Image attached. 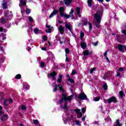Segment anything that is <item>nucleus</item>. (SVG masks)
<instances>
[{
	"mask_svg": "<svg viewBox=\"0 0 126 126\" xmlns=\"http://www.w3.org/2000/svg\"><path fill=\"white\" fill-rule=\"evenodd\" d=\"M65 115L63 114V117L64 124H66V123H67V120H68V115H69V113L66 111L65 112Z\"/></svg>",
	"mask_w": 126,
	"mask_h": 126,
	"instance_id": "11",
	"label": "nucleus"
},
{
	"mask_svg": "<svg viewBox=\"0 0 126 126\" xmlns=\"http://www.w3.org/2000/svg\"><path fill=\"white\" fill-rule=\"evenodd\" d=\"M72 98H73V95H72L67 96L66 94H63L62 99L58 101V104H61L60 106L61 109L67 111V101L70 102L72 100Z\"/></svg>",
	"mask_w": 126,
	"mask_h": 126,
	"instance_id": "1",
	"label": "nucleus"
},
{
	"mask_svg": "<svg viewBox=\"0 0 126 126\" xmlns=\"http://www.w3.org/2000/svg\"><path fill=\"white\" fill-rule=\"evenodd\" d=\"M1 110H2V107H1V106H0V116L3 114V112L1 111Z\"/></svg>",
	"mask_w": 126,
	"mask_h": 126,
	"instance_id": "49",
	"label": "nucleus"
},
{
	"mask_svg": "<svg viewBox=\"0 0 126 126\" xmlns=\"http://www.w3.org/2000/svg\"><path fill=\"white\" fill-rule=\"evenodd\" d=\"M105 121L107 123H111L112 122V119H111V118L110 117H107L106 119H105Z\"/></svg>",
	"mask_w": 126,
	"mask_h": 126,
	"instance_id": "33",
	"label": "nucleus"
},
{
	"mask_svg": "<svg viewBox=\"0 0 126 126\" xmlns=\"http://www.w3.org/2000/svg\"><path fill=\"white\" fill-rule=\"evenodd\" d=\"M4 61H5V57L0 56V68L1 67L2 63H4Z\"/></svg>",
	"mask_w": 126,
	"mask_h": 126,
	"instance_id": "15",
	"label": "nucleus"
},
{
	"mask_svg": "<svg viewBox=\"0 0 126 126\" xmlns=\"http://www.w3.org/2000/svg\"><path fill=\"white\" fill-rule=\"evenodd\" d=\"M78 99H80V100H88L87 98V96L86 94H84L83 92H82L77 96Z\"/></svg>",
	"mask_w": 126,
	"mask_h": 126,
	"instance_id": "6",
	"label": "nucleus"
},
{
	"mask_svg": "<svg viewBox=\"0 0 126 126\" xmlns=\"http://www.w3.org/2000/svg\"><path fill=\"white\" fill-rule=\"evenodd\" d=\"M74 111L77 114V115H78L77 117L78 119L82 118V113H81V112L80 111V109H75Z\"/></svg>",
	"mask_w": 126,
	"mask_h": 126,
	"instance_id": "13",
	"label": "nucleus"
},
{
	"mask_svg": "<svg viewBox=\"0 0 126 126\" xmlns=\"http://www.w3.org/2000/svg\"><path fill=\"white\" fill-rule=\"evenodd\" d=\"M56 75H57V73L55 72H53L50 74H48L47 76L49 79L52 78V80H56L55 77H56Z\"/></svg>",
	"mask_w": 126,
	"mask_h": 126,
	"instance_id": "10",
	"label": "nucleus"
},
{
	"mask_svg": "<svg viewBox=\"0 0 126 126\" xmlns=\"http://www.w3.org/2000/svg\"><path fill=\"white\" fill-rule=\"evenodd\" d=\"M4 40H6V34L4 33L0 34V45L3 43Z\"/></svg>",
	"mask_w": 126,
	"mask_h": 126,
	"instance_id": "9",
	"label": "nucleus"
},
{
	"mask_svg": "<svg viewBox=\"0 0 126 126\" xmlns=\"http://www.w3.org/2000/svg\"><path fill=\"white\" fill-rule=\"evenodd\" d=\"M25 0H20V3L22 4V5H26V1H25Z\"/></svg>",
	"mask_w": 126,
	"mask_h": 126,
	"instance_id": "31",
	"label": "nucleus"
},
{
	"mask_svg": "<svg viewBox=\"0 0 126 126\" xmlns=\"http://www.w3.org/2000/svg\"><path fill=\"white\" fill-rule=\"evenodd\" d=\"M120 37H121V35L120 34H116V39L117 41H119L120 40Z\"/></svg>",
	"mask_w": 126,
	"mask_h": 126,
	"instance_id": "51",
	"label": "nucleus"
},
{
	"mask_svg": "<svg viewBox=\"0 0 126 126\" xmlns=\"http://www.w3.org/2000/svg\"><path fill=\"white\" fill-rule=\"evenodd\" d=\"M88 24V20L87 19H83V25H87Z\"/></svg>",
	"mask_w": 126,
	"mask_h": 126,
	"instance_id": "27",
	"label": "nucleus"
},
{
	"mask_svg": "<svg viewBox=\"0 0 126 126\" xmlns=\"http://www.w3.org/2000/svg\"><path fill=\"white\" fill-rule=\"evenodd\" d=\"M58 30L60 32V34H63V33L64 29L63 28V26H60L58 28Z\"/></svg>",
	"mask_w": 126,
	"mask_h": 126,
	"instance_id": "20",
	"label": "nucleus"
},
{
	"mask_svg": "<svg viewBox=\"0 0 126 126\" xmlns=\"http://www.w3.org/2000/svg\"><path fill=\"white\" fill-rule=\"evenodd\" d=\"M33 124H34V125H36V126H37V125H39V121H38L37 120H33Z\"/></svg>",
	"mask_w": 126,
	"mask_h": 126,
	"instance_id": "41",
	"label": "nucleus"
},
{
	"mask_svg": "<svg viewBox=\"0 0 126 126\" xmlns=\"http://www.w3.org/2000/svg\"><path fill=\"white\" fill-rule=\"evenodd\" d=\"M8 102L10 103H12V102H13L12 99H11V98L9 99V100H8Z\"/></svg>",
	"mask_w": 126,
	"mask_h": 126,
	"instance_id": "59",
	"label": "nucleus"
},
{
	"mask_svg": "<svg viewBox=\"0 0 126 126\" xmlns=\"http://www.w3.org/2000/svg\"><path fill=\"white\" fill-rule=\"evenodd\" d=\"M93 45H94V46H97V45H98V42H94V43H92Z\"/></svg>",
	"mask_w": 126,
	"mask_h": 126,
	"instance_id": "61",
	"label": "nucleus"
},
{
	"mask_svg": "<svg viewBox=\"0 0 126 126\" xmlns=\"http://www.w3.org/2000/svg\"><path fill=\"white\" fill-rule=\"evenodd\" d=\"M6 102H7V100H5L4 103H3V105L4 106H6L7 105V103H6Z\"/></svg>",
	"mask_w": 126,
	"mask_h": 126,
	"instance_id": "62",
	"label": "nucleus"
},
{
	"mask_svg": "<svg viewBox=\"0 0 126 126\" xmlns=\"http://www.w3.org/2000/svg\"><path fill=\"white\" fill-rule=\"evenodd\" d=\"M107 54H108V51H106L104 53V58L107 57Z\"/></svg>",
	"mask_w": 126,
	"mask_h": 126,
	"instance_id": "60",
	"label": "nucleus"
},
{
	"mask_svg": "<svg viewBox=\"0 0 126 126\" xmlns=\"http://www.w3.org/2000/svg\"><path fill=\"white\" fill-rule=\"evenodd\" d=\"M16 79H20L21 78V75L20 74H17L16 76Z\"/></svg>",
	"mask_w": 126,
	"mask_h": 126,
	"instance_id": "46",
	"label": "nucleus"
},
{
	"mask_svg": "<svg viewBox=\"0 0 126 126\" xmlns=\"http://www.w3.org/2000/svg\"><path fill=\"white\" fill-rule=\"evenodd\" d=\"M76 123V126H81V125H80V122H79V121H76L75 122Z\"/></svg>",
	"mask_w": 126,
	"mask_h": 126,
	"instance_id": "48",
	"label": "nucleus"
},
{
	"mask_svg": "<svg viewBox=\"0 0 126 126\" xmlns=\"http://www.w3.org/2000/svg\"><path fill=\"white\" fill-rule=\"evenodd\" d=\"M99 100H100V97H95L94 99V101H95V102H97L99 101Z\"/></svg>",
	"mask_w": 126,
	"mask_h": 126,
	"instance_id": "54",
	"label": "nucleus"
},
{
	"mask_svg": "<svg viewBox=\"0 0 126 126\" xmlns=\"http://www.w3.org/2000/svg\"><path fill=\"white\" fill-rule=\"evenodd\" d=\"M85 118H86V117H83V118H82V121L83 122H85Z\"/></svg>",
	"mask_w": 126,
	"mask_h": 126,
	"instance_id": "64",
	"label": "nucleus"
},
{
	"mask_svg": "<svg viewBox=\"0 0 126 126\" xmlns=\"http://www.w3.org/2000/svg\"><path fill=\"white\" fill-rule=\"evenodd\" d=\"M20 109H21L22 110H23L24 111H25L26 110V106L25 105H21L19 107Z\"/></svg>",
	"mask_w": 126,
	"mask_h": 126,
	"instance_id": "34",
	"label": "nucleus"
},
{
	"mask_svg": "<svg viewBox=\"0 0 126 126\" xmlns=\"http://www.w3.org/2000/svg\"><path fill=\"white\" fill-rule=\"evenodd\" d=\"M0 32H3L4 33H6V32H7V30L1 27L0 28Z\"/></svg>",
	"mask_w": 126,
	"mask_h": 126,
	"instance_id": "29",
	"label": "nucleus"
},
{
	"mask_svg": "<svg viewBox=\"0 0 126 126\" xmlns=\"http://www.w3.org/2000/svg\"><path fill=\"white\" fill-rule=\"evenodd\" d=\"M58 12H59L58 10H54L53 11V12L49 16V18H52V17H53V16H54V15H56V14H57Z\"/></svg>",
	"mask_w": 126,
	"mask_h": 126,
	"instance_id": "17",
	"label": "nucleus"
},
{
	"mask_svg": "<svg viewBox=\"0 0 126 126\" xmlns=\"http://www.w3.org/2000/svg\"><path fill=\"white\" fill-rule=\"evenodd\" d=\"M71 125V126H75V122L74 121H72Z\"/></svg>",
	"mask_w": 126,
	"mask_h": 126,
	"instance_id": "57",
	"label": "nucleus"
},
{
	"mask_svg": "<svg viewBox=\"0 0 126 126\" xmlns=\"http://www.w3.org/2000/svg\"><path fill=\"white\" fill-rule=\"evenodd\" d=\"M29 21H30V23H33L34 22V20L31 16L28 17Z\"/></svg>",
	"mask_w": 126,
	"mask_h": 126,
	"instance_id": "30",
	"label": "nucleus"
},
{
	"mask_svg": "<svg viewBox=\"0 0 126 126\" xmlns=\"http://www.w3.org/2000/svg\"><path fill=\"white\" fill-rule=\"evenodd\" d=\"M8 119V115H7V114H6L1 117V121H6V120H7Z\"/></svg>",
	"mask_w": 126,
	"mask_h": 126,
	"instance_id": "21",
	"label": "nucleus"
},
{
	"mask_svg": "<svg viewBox=\"0 0 126 126\" xmlns=\"http://www.w3.org/2000/svg\"><path fill=\"white\" fill-rule=\"evenodd\" d=\"M8 1L7 0H3L2 3L1 4L2 7L3 9H7V3Z\"/></svg>",
	"mask_w": 126,
	"mask_h": 126,
	"instance_id": "12",
	"label": "nucleus"
},
{
	"mask_svg": "<svg viewBox=\"0 0 126 126\" xmlns=\"http://www.w3.org/2000/svg\"><path fill=\"white\" fill-rule=\"evenodd\" d=\"M102 18V13L97 12L94 14V20L95 25H96L97 28L100 27V22H101V19Z\"/></svg>",
	"mask_w": 126,
	"mask_h": 126,
	"instance_id": "4",
	"label": "nucleus"
},
{
	"mask_svg": "<svg viewBox=\"0 0 126 126\" xmlns=\"http://www.w3.org/2000/svg\"><path fill=\"white\" fill-rule=\"evenodd\" d=\"M3 96H4V94H3V93H0V100L3 99Z\"/></svg>",
	"mask_w": 126,
	"mask_h": 126,
	"instance_id": "35",
	"label": "nucleus"
},
{
	"mask_svg": "<svg viewBox=\"0 0 126 126\" xmlns=\"http://www.w3.org/2000/svg\"><path fill=\"white\" fill-rule=\"evenodd\" d=\"M92 51H89V50H85L83 52L84 56H88V55H92Z\"/></svg>",
	"mask_w": 126,
	"mask_h": 126,
	"instance_id": "16",
	"label": "nucleus"
},
{
	"mask_svg": "<svg viewBox=\"0 0 126 126\" xmlns=\"http://www.w3.org/2000/svg\"><path fill=\"white\" fill-rule=\"evenodd\" d=\"M88 25L89 26V31H91V30H92V29L93 28V27H92V25L91 24V23H89Z\"/></svg>",
	"mask_w": 126,
	"mask_h": 126,
	"instance_id": "45",
	"label": "nucleus"
},
{
	"mask_svg": "<svg viewBox=\"0 0 126 126\" xmlns=\"http://www.w3.org/2000/svg\"><path fill=\"white\" fill-rule=\"evenodd\" d=\"M95 70H96V68H95V67H94V68L91 69L90 73L91 74L93 73V72H94V71H95Z\"/></svg>",
	"mask_w": 126,
	"mask_h": 126,
	"instance_id": "38",
	"label": "nucleus"
},
{
	"mask_svg": "<svg viewBox=\"0 0 126 126\" xmlns=\"http://www.w3.org/2000/svg\"><path fill=\"white\" fill-rule=\"evenodd\" d=\"M27 50L28 51V52H29V51H30L31 50V48L29 47H28L27 48Z\"/></svg>",
	"mask_w": 126,
	"mask_h": 126,
	"instance_id": "63",
	"label": "nucleus"
},
{
	"mask_svg": "<svg viewBox=\"0 0 126 126\" xmlns=\"http://www.w3.org/2000/svg\"><path fill=\"white\" fill-rule=\"evenodd\" d=\"M123 34H124L126 36V26H124L122 29V31Z\"/></svg>",
	"mask_w": 126,
	"mask_h": 126,
	"instance_id": "26",
	"label": "nucleus"
},
{
	"mask_svg": "<svg viewBox=\"0 0 126 126\" xmlns=\"http://www.w3.org/2000/svg\"><path fill=\"white\" fill-rule=\"evenodd\" d=\"M52 86L53 87H54V89L53 90V92H57V89L58 88V87H59V90L61 91H62V92L63 93H64V90H63V86L61 84H59L58 85H56V84L55 83H53L52 84Z\"/></svg>",
	"mask_w": 126,
	"mask_h": 126,
	"instance_id": "5",
	"label": "nucleus"
},
{
	"mask_svg": "<svg viewBox=\"0 0 126 126\" xmlns=\"http://www.w3.org/2000/svg\"><path fill=\"white\" fill-rule=\"evenodd\" d=\"M11 25V24H10V23H7L5 24V27H6V28H9Z\"/></svg>",
	"mask_w": 126,
	"mask_h": 126,
	"instance_id": "40",
	"label": "nucleus"
},
{
	"mask_svg": "<svg viewBox=\"0 0 126 126\" xmlns=\"http://www.w3.org/2000/svg\"><path fill=\"white\" fill-rule=\"evenodd\" d=\"M63 81V75H59V77L57 79L58 83H61Z\"/></svg>",
	"mask_w": 126,
	"mask_h": 126,
	"instance_id": "22",
	"label": "nucleus"
},
{
	"mask_svg": "<svg viewBox=\"0 0 126 126\" xmlns=\"http://www.w3.org/2000/svg\"><path fill=\"white\" fill-rule=\"evenodd\" d=\"M73 74H76V71L75 70H72L71 75H73Z\"/></svg>",
	"mask_w": 126,
	"mask_h": 126,
	"instance_id": "58",
	"label": "nucleus"
},
{
	"mask_svg": "<svg viewBox=\"0 0 126 126\" xmlns=\"http://www.w3.org/2000/svg\"><path fill=\"white\" fill-rule=\"evenodd\" d=\"M41 30H40L39 29H38V28H35L34 30H33V32L34 33V34H39V33H40Z\"/></svg>",
	"mask_w": 126,
	"mask_h": 126,
	"instance_id": "24",
	"label": "nucleus"
},
{
	"mask_svg": "<svg viewBox=\"0 0 126 126\" xmlns=\"http://www.w3.org/2000/svg\"><path fill=\"white\" fill-rule=\"evenodd\" d=\"M4 16L5 18H1L0 19V23H2V24H5L6 23V20H11L12 18V13L11 11H6L4 13Z\"/></svg>",
	"mask_w": 126,
	"mask_h": 126,
	"instance_id": "2",
	"label": "nucleus"
},
{
	"mask_svg": "<svg viewBox=\"0 0 126 126\" xmlns=\"http://www.w3.org/2000/svg\"><path fill=\"white\" fill-rule=\"evenodd\" d=\"M30 12H31V11H30V9H27V10H26L27 14H29L30 13Z\"/></svg>",
	"mask_w": 126,
	"mask_h": 126,
	"instance_id": "55",
	"label": "nucleus"
},
{
	"mask_svg": "<svg viewBox=\"0 0 126 126\" xmlns=\"http://www.w3.org/2000/svg\"><path fill=\"white\" fill-rule=\"evenodd\" d=\"M76 11L77 12V15L78 17H81V15H80V7H77L76 8Z\"/></svg>",
	"mask_w": 126,
	"mask_h": 126,
	"instance_id": "19",
	"label": "nucleus"
},
{
	"mask_svg": "<svg viewBox=\"0 0 126 126\" xmlns=\"http://www.w3.org/2000/svg\"><path fill=\"white\" fill-rule=\"evenodd\" d=\"M59 11H60V15L61 17H65V18H66V19H68V18H69L70 16H72L71 14L73 13V9H71V11L69 13L70 15H67L63 13V11H64V8H63V7H61L59 8Z\"/></svg>",
	"mask_w": 126,
	"mask_h": 126,
	"instance_id": "3",
	"label": "nucleus"
},
{
	"mask_svg": "<svg viewBox=\"0 0 126 126\" xmlns=\"http://www.w3.org/2000/svg\"><path fill=\"white\" fill-rule=\"evenodd\" d=\"M0 51L1 54L3 55H4V54H5L4 50H3V47L0 46Z\"/></svg>",
	"mask_w": 126,
	"mask_h": 126,
	"instance_id": "32",
	"label": "nucleus"
},
{
	"mask_svg": "<svg viewBox=\"0 0 126 126\" xmlns=\"http://www.w3.org/2000/svg\"><path fill=\"white\" fill-rule=\"evenodd\" d=\"M81 47L82 49H83V50H84V49H86V47H87L86 43H85L84 42H81Z\"/></svg>",
	"mask_w": 126,
	"mask_h": 126,
	"instance_id": "23",
	"label": "nucleus"
},
{
	"mask_svg": "<svg viewBox=\"0 0 126 126\" xmlns=\"http://www.w3.org/2000/svg\"><path fill=\"white\" fill-rule=\"evenodd\" d=\"M87 2H88V6L89 7H91L92 5V0H88Z\"/></svg>",
	"mask_w": 126,
	"mask_h": 126,
	"instance_id": "28",
	"label": "nucleus"
},
{
	"mask_svg": "<svg viewBox=\"0 0 126 126\" xmlns=\"http://www.w3.org/2000/svg\"><path fill=\"white\" fill-rule=\"evenodd\" d=\"M43 39L44 41H47V40H48V37L46 35H44L43 37Z\"/></svg>",
	"mask_w": 126,
	"mask_h": 126,
	"instance_id": "53",
	"label": "nucleus"
},
{
	"mask_svg": "<svg viewBox=\"0 0 126 126\" xmlns=\"http://www.w3.org/2000/svg\"><path fill=\"white\" fill-rule=\"evenodd\" d=\"M80 37L81 38V40H83V37H84V33L83 32H81Z\"/></svg>",
	"mask_w": 126,
	"mask_h": 126,
	"instance_id": "43",
	"label": "nucleus"
},
{
	"mask_svg": "<svg viewBox=\"0 0 126 126\" xmlns=\"http://www.w3.org/2000/svg\"><path fill=\"white\" fill-rule=\"evenodd\" d=\"M68 81H69L70 83H74V81L71 78H69L68 79Z\"/></svg>",
	"mask_w": 126,
	"mask_h": 126,
	"instance_id": "42",
	"label": "nucleus"
},
{
	"mask_svg": "<svg viewBox=\"0 0 126 126\" xmlns=\"http://www.w3.org/2000/svg\"><path fill=\"white\" fill-rule=\"evenodd\" d=\"M107 102L108 103V104H111L112 102L116 103L117 102V99H116L115 96H112L109 99L104 100V103H107Z\"/></svg>",
	"mask_w": 126,
	"mask_h": 126,
	"instance_id": "7",
	"label": "nucleus"
},
{
	"mask_svg": "<svg viewBox=\"0 0 126 126\" xmlns=\"http://www.w3.org/2000/svg\"><path fill=\"white\" fill-rule=\"evenodd\" d=\"M119 96H120L121 98H123L124 97V92L120 91L119 92Z\"/></svg>",
	"mask_w": 126,
	"mask_h": 126,
	"instance_id": "39",
	"label": "nucleus"
},
{
	"mask_svg": "<svg viewBox=\"0 0 126 126\" xmlns=\"http://www.w3.org/2000/svg\"><path fill=\"white\" fill-rule=\"evenodd\" d=\"M45 32H46V33H51L52 32V30L51 29L46 30L45 31Z\"/></svg>",
	"mask_w": 126,
	"mask_h": 126,
	"instance_id": "52",
	"label": "nucleus"
},
{
	"mask_svg": "<svg viewBox=\"0 0 126 126\" xmlns=\"http://www.w3.org/2000/svg\"><path fill=\"white\" fill-rule=\"evenodd\" d=\"M65 57H67V54H69V49L68 48H66L65 50Z\"/></svg>",
	"mask_w": 126,
	"mask_h": 126,
	"instance_id": "37",
	"label": "nucleus"
},
{
	"mask_svg": "<svg viewBox=\"0 0 126 126\" xmlns=\"http://www.w3.org/2000/svg\"><path fill=\"white\" fill-rule=\"evenodd\" d=\"M72 0H63V3L65 5H69L70 3H71Z\"/></svg>",
	"mask_w": 126,
	"mask_h": 126,
	"instance_id": "18",
	"label": "nucleus"
},
{
	"mask_svg": "<svg viewBox=\"0 0 126 126\" xmlns=\"http://www.w3.org/2000/svg\"><path fill=\"white\" fill-rule=\"evenodd\" d=\"M113 126H122V124L120 123V120H116Z\"/></svg>",
	"mask_w": 126,
	"mask_h": 126,
	"instance_id": "25",
	"label": "nucleus"
},
{
	"mask_svg": "<svg viewBox=\"0 0 126 126\" xmlns=\"http://www.w3.org/2000/svg\"><path fill=\"white\" fill-rule=\"evenodd\" d=\"M65 27H66V28H67V29H68V30H69L70 32L72 33V32H71V28H72V26H71V24H70V23H66L65 25Z\"/></svg>",
	"mask_w": 126,
	"mask_h": 126,
	"instance_id": "14",
	"label": "nucleus"
},
{
	"mask_svg": "<svg viewBox=\"0 0 126 126\" xmlns=\"http://www.w3.org/2000/svg\"><path fill=\"white\" fill-rule=\"evenodd\" d=\"M23 88L25 89H29L30 86H29L28 84L24 85Z\"/></svg>",
	"mask_w": 126,
	"mask_h": 126,
	"instance_id": "36",
	"label": "nucleus"
},
{
	"mask_svg": "<svg viewBox=\"0 0 126 126\" xmlns=\"http://www.w3.org/2000/svg\"><path fill=\"white\" fill-rule=\"evenodd\" d=\"M81 111H82V113H83V114H84V113H85V112H86V108L84 107V108H82Z\"/></svg>",
	"mask_w": 126,
	"mask_h": 126,
	"instance_id": "47",
	"label": "nucleus"
},
{
	"mask_svg": "<svg viewBox=\"0 0 126 126\" xmlns=\"http://www.w3.org/2000/svg\"><path fill=\"white\" fill-rule=\"evenodd\" d=\"M117 49H118L119 51L121 52V53H124V52H125V50L126 51V46L122 44H118Z\"/></svg>",
	"mask_w": 126,
	"mask_h": 126,
	"instance_id": "8",
	"label": "nucleus"
},
{
	"mask_svg": "<svg viewBox=\"0 0 126 126\" xmlns=\"http://www.w3.org/2000/svg\"><path fill=\"white\" fill-rule=\"evenodd\" d=\"M103 89H104V90H107V89H108V86H107V84H104L103 85Z\"/></svg>",
	"mask_w": 126,
	"mask_h": 126,
	"instance_id": "50",
	"label": "nucleus"
},
{
	"mask_svg": "<svg viewBox=\"0 0 126 126\" xmlns=\"http://www.w3.org/2000/svg\"><path fill=\"white\" fill-rule=\"evenodd\" d=\"M124 70H125V68L121 67L119 69L118 71H124Z\"/></svg>",
	"mask_w": 126,
	"mask_h": 126,
	"instance_id": "56",
	"label": "nucleus"
},
{
	"mask_svg": "<svg viewBox=\"0 0 126 126\" xmlns=\"http://www.w3.org/2000/svg\"><path fill=\"white\" fill-rule=\"evenodd\" d=\"M45 66V63L44 62H40V67L42 68H44Z\"/></svg>",
	"mask_w": 126,
	"mask_h": 126,
	"instance_id": "44",
	"label": "nucleus"
}]
</instances>
